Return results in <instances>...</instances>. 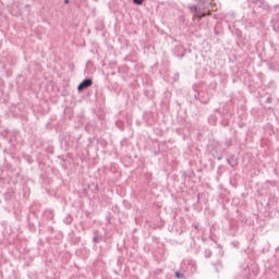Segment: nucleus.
I'll use <instances>...</instances> for the list:
<instances>
[{
	"instance_id": "nucleus-1",
	"label": "nucleus",
	"mask_w": 279,
	"mask_h": 279,
	"mask_svg": "<svg viewBox=\"0 0 279 279\" xmlns=\"http://www.w3.org/2000/svg\"><path fill=\"white\" fill-rule=\"evenodd\" d=\"M89 86H93V80H90V78L83 81L78 85V90H84L85 88H88Z\"/></svg>"
},
{
	"instance_id": "nucleus-2",
	"label": "nucleus",
	"mask_w": 279,
	"mask_h": 279,
	"mask_svg": "<svg viewBox=\"0 0 279 279\" xmlns=\"http://www.w3.org/2000/svg\"><path fill=\"white\" fill-rule=\"evenodd\" d=\"M136 5H143V0H133Z\"/></svg>"
},
{
	"instance_id": "nucleus-3",
	"label": "nucleus",
	"mask_w": 279,
	"mask_h": 279,
	"mask_svg": "<svg viewBox=\"0 0 279 279\" xmlns=\"http://www.w3.org/2000/svg\"><path fill=\"white\" fill-rule=\"evenodd\" d=\"M177 278H181L182 275H180V272L175 274Z\"/></svg>"
}]
</instances>
